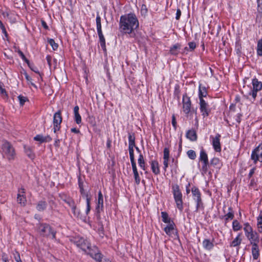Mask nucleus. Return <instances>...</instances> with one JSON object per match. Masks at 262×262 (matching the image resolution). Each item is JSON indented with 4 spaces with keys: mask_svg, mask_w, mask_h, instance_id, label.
Listing matches in <instances>:
<instances>
[{
    "mask_svg": "<svg viewBox=\"0 0 262 262\" xmlns=\"http://www.w3.org/2000/svg\"><path fill=\"white\" fill-rule=\"evenodd\" d=\"M120 30L125 34H132L139 27L138 20L134 13L122 15L120 19Z\"/></svg>",
    "mask_w": 262,
    "mask_h": 262,
    "instance_id": "obj_1",
    "label": "nucleus"
},
{
    "mask_svg": "<svg viewBox=\"0 0 262 262\" xmlns=\"http://www.w3.org/2000/svg\"><path fill=\"white\" fill-rule=\"evenodd\" d=\"M2 150L3 156L9 161L13 160L15 157L14 148L10 143L5 140L3 141Z\"/></svg>",
    "mask_w": 262,
    "mask_h": 262,
    "instance_id": "obj_2",
    "label": "nucleus"
},
{
    "mask_svg": "<svg viewBox=\"0 0 262 262\" xmlns=\"http://www.w3.org/2000/svg\"><path fill=\"white\" fill-rule=\"evenodd\" d=\"M244 230L246 237L251 245L259 243V236L257 233L253 231L252 227L248 223L244 224Z\"/></svg>",
    "mask_w": 262,
    "mask_h": 262,
    "instance_id": "obj_3",
    "label": "nucleus"
},
{
    "mask_svg": "<svg viewBox=\"0 0 262 262\" xmlns=\"http://www.w3.org/2000/svg\"><path fill=\"white\" fill-rule=\"evenodd\" d=\"M173 194L177 207L182 210L183 208L182 194L179 189L178 185H173L172 186Z\"/></svg>",
    "mask_w": 262,
    "mask_h": 262,
    "instance_id": "obj_4",
    "label": "nucleus"
},
{
    "mask_svg": "<svg viewBox=\"0 0 262 262\" xmlns=\"http://www.w3.org/2000/svg\"><path fill=\"white\" fill-rule=\"evenodd\" d=\"M40 233L45 236H52V238H55L56 232L52 230L51 227L48 224H40L38 227Z\"/></svg>",
    "mask_w": 262,
    "mask_h": 262,
    "instance_id": "obj_5",
    "label": "nucleus"
},
{
    "mask_svg": "<svg viewBox=\"0 0 262 262\" xmlns=\"http://www.w3.org/2000/svg\"><path fill=\"white\" fill-rule=\"evenodd\" d=\"M251 158L254 163H256L257 161L262 162V144H259L258 147L254 149L252 152Z\"/></svg>",
    "mask_w": 262,
    "mask_h": 262,
    "instance_id": "obj_6",
    "label": "nucleus"
},
{
    "mask_svg": "<svg viewBox=\"0 0 262 262\" xmlns=\"http://www.w3.org/2000/svg\"><path fill=\"white\" fill-rule=\"evenodd\" d=\"M85 252L95 260L101 261V259L102 258L101 254L99 252V251L96 247L93 246L92 247L90 246V248L89 249H86V251Z\"/></svg>",
    "mask_w": 262,
    "mask_h": 262,
    "instance_id": "obj_7",
    "label": "nucleus"
},
{
    "mask_svg": "<svg viewBox=\"0 0 262 262\" xmlns=\"http://www.w3.org/2000/svg\"><path fill=\"white\" fill-rule=\"evenodd\" d=\"M74 242L84 251H86V249L90 248L91 244L82 237H77L75 238Z\"/></svg>",
    "mask_w": 262,
    "mask_h": 262,
    "instance_id": "obj_8",
    "label": "nucleus"
},
{
    "mask_svg": "<svg viewBox=\"0 0 262 262\" xmlns=\"http://www.w3.org/2000/svg\"><path fill=\"white\" fill-rule=\"evenodd\" d=\"M62 122V117L61 111H58L55 113L53 117L54 132L56 133L60 128V124Z\"/></svg>",
    "mask_w": 262,
    "mask_h": 262,
    "instance_id": "obj_9",
    "label": "nucleus"
},
{
    "mask_svg": "<svg viewBox=\"0 0 262 262\" xmlns=\"http://www.w3.org/2000/svg\"><path fill=\"white\" fill-rule=\"evenodd\" d=\"M183 111L188 116L189 114L191 113V101L189 97L187 95H183Z\"/></svg>",
    "mask_w": 262,
    "mask_h": 262,
    "instance_id": "obj_10",
    "label": "nucleus"
},
{
    "mask_svg": "<svg viewBox=\"0 0 262 262\" xmlns=\"http://www.w3.org/2000/svg\"><path fill=\"white\" fill-rule=\"evenodd\" d=\"M191 191L194 196V200L196 202V210L202 205V200L201 198V193L197 188L193 187L191 189Z\"/></svg>",
    "mask_w": 262,
    "mask_h": 262,
    "instance_id": "obj_11",
    "label": "nucleus"
},
{
    "mask_svg": "<svg viewBox=\"0 0 262 262\" xmlns=\"http://www.w3.org/2000/svg\"><path fill=\"white\" fill-rule=\"evenodd\" d=\"M200 110L204 117L209 115V110L208 109V105L204 99L200 100Z\"/></svg>",
    "mask_w": 262,
    "mask_h": 262,
    "instance_id": "obj_12",
    "label": "nucleus"
},
{
    "mask_svg": "<svg viewBox=\"0 0 262 262\" xmlns=\"http://www.w3.org/2000/svg\"><path fill=\"white\" fill-rule=\"evenodd\" d=\"M174 227V223H171V224H167V225L164 228V230L168 235L170 236H175L176 235V230Z\"/></svg>",
    "mask_w": 262,
    "mask_h": 262,
    "instance_id": "obj_13",
    "label": "nucleus"
},
{
    "mask_svg": "<svg viewBox=\"0 0 262 262\" xmlns=\"http://www.w3.org/2000/svg\"><path fill=\"white\" fill-rule=\"evenodd\" d=\"M63 196L65 198L64 202L67 203L69 207L72 208L74 215L76 217H78L79 213L76 212V208L73 200L67 195H63Z\"/></svg>",
    "mask_w": 262,
    "mask_h": 262,
    "instance_id": "obj_14",
    "label": "nucleus"
},
{
    "mask_svg": "<svg viewBox=\"0 0 262 262\" xmlns=\"http://www.w3.org/2000/svg\"><path fill=\"white\" fill-rule=\"evenodd\" d=\"M220 137V135L217 134L214 138H213L212 139V145L213 146L214 149L216 152H220L221 150Z\"/></svg>",
    "mask_w": 262,
    "mask_h": 262,
    "instance_id": "obj_15",
    "label": "nucleus"
},
{
    "mask_svg": "<svg viewBox=\"0 0 262 262\" xmlns=\"http://www.w3.org/2000/svg\"><path fill=\"white\" fill-rule=\"evenodd\" d=\"M25 193V189L24 188H21L19 190L17 196L18 203L23 206H24L26 202V199L24 195Z\"/></svg>",
    "mask_w": 262,
    "mask_h": 262,
    "instance_id": "obj_16",
    "label": "nucleus"
},
{
    "mask_svg": "<svg viewBox=\"0 0 262 262\" xmlns=\"http://www.w3.org/2000/svg\"><path fill=\"white\" fill-rule=\"evenodd\" d=\"M252 254L254 259H257L259 256V250L258 244H252Z\"/></svg>",
    "mask_w": 262,
    "mask_h": 262,
    "instance_id": "obj_17",
    "label": "nucleus"
},
{
    "mask_svg": "<svg viewBox=\"0 0 262 262\" xmlns=\"http://www.w3.org/2000/svg\"><path fill=\"white\" fill-rule=\"evenodd\" d=\"M200 160L203 162L204 166H207L208 164V156L204 149H202L200 152Z\"/></svg>",
    "mask_w": 262,
    "mask_h": 262,
    "instance_id": "obj_18",
    "label": "nucleus"
},
{
    "mask_svg": "<svg viewBox=\"0 0 262 262\" xmlns=\"http://www.w3.org/2000/svg\"><path fill=\"white\" fill-rule=\"evenodd\" d=\"M79 106L77 105L74 108V120L78 124L81 122V117L79 113Z\"/></svg>",
    "mask_w": 262,
    "mask_h": 262,
    "instance_id": "obj_19",
    "label": "nucleus"
},
{
    "mask_svg": "<svg viewBox=\"0 0 262 262\" xmlns=\"http://www.w3.org/2000/svg\"><path fill=\"white\" fill-rule=\"evenodd\" d=\"M34 140L39 141L41 143L45 142H49L51 141L52 139L49 136H43L41 135H38L34 138Z\"/></svg>",
    "mask_w": 262,
    "mask_h": 262,
    "instance_id": "obj_20",
    "label": "nucleus"
},
{
    "mask_svg": "<svg viewBox=\"0 0 262 262\" xmlns=\"http://www.w3.org/2000/svg\"><path fill=\"white\" fill-rule=\"evenodd\" d=\"M103 207V195L101 191L98 192V198L97 206V210L99 211L100 210H102Z\"/></svg>",
    "mask_w": 262,
    "mask_h": 262,
    "instance_id": "obj_21",
    "label": "nucleus"
},
{
    "mask_svg": "<svg viewBox=\"0 0 262 262\" xmlns=\"http://www.w3.org/2000/svg\"><path fill=\"white\" fill-rule=\"evenodd\" d=\"M186 137L192 141H196L197 135L194 130H189L186 133Z\"/></svg>",
    "mask_w": 262,
    "mask_h": 262,
    "instance_id": "obj_22",
    "label": "nucleus"
},
{
    "mask_svg": "<svg viewBox=\"0 0 262 262\" xmlns=\"http://www.w3.org/2000/svg\"><path fill=\"white\" fill-rule=\"evenodd\" d=\"M24 149L26 154L29 158L33 159L35 158V155L30 146L24 145Z\"/></svg>",
    "mask_w": 262,
    "mask_h": 262,
    "instance_id": "obj_23",
    "label": "nucleus"
},
{
    "mask_svg": "<svg viewBox=\"0 0 262 262\" xmlns=\"http://www.w3.org/2000/svg\"><path fill=\"white\" fill-rule=\"evenodd\" d=\"M181 45L179 43H177L174 45L172 47L170 48V53L174 55H177L178 54L179 52V50L181 48Z\"/></svg>",
    "mask_w": 262,
    "mask_h": 262,
    "instance_id": "obj_24",
    "label": "nucleus"
},
{
    "mask_svg": "<svg viewBox=\"0 0 262 262\" xmlns=\"http://www.w3.org/2000/svg\"><path fill=\"white\" fill-rule=\"evenodd\" d=\"M161 217L162 221L165 223L169 224H171V223H174L171 220L170 218L168 216V214L166 212H161Z\"/></svg>",
    "mask_w": 262,
    "mask_h": 262,
    "instance_id": "obj_25",
    "label": "nucleus"
},
{
    "mask_svg": "<svg viewBox=\"0 0 262 262\" xmlns=\"http://www.w3.org/2000/svg\"><path fill=\"white\" fill-rule=\"evenodd\" d=\"M253 89L256 91H259L262 89V83L258 81L257 79L252 80Z\"/></svg>",
    "mask_w": 262,
    "mask_h": 262,
    "instance_id": "obj_26",
    "label": "nucleus"
},
{
    "mask_svg": "<svg viewBox=\"0 0 262 262\" xmlns=\"http://www.w3.org/2000/svg\"><path fill=\"white\" fill-rule=\"evenodd\" d=\"M98 34L99 40H100V46L102 47V48L104 51H105L106 50L105 41L104 37L102 34V32H98Z\"/></svg>",
    "mask_w": 262,
    "mask_h": 262,
    "instance_id": "obj_27",
    "label": "nucleus"
},
{
    "mask_svg": "<svg viewBox=\"0 0 262 262\" xmlns=\"http://www.w3.org/2000/svg\"><path fill=\"white\" fill-rule=\"evenodd\" d=\"M203 245L204 248L207 250H210L213 247V244L208 239L203 241Z\"/></svg>",
    "mask_w": 262,
    "mask_h": 262,
    "instance_id": "obj_28",
    "label": "nucleus"
},
{
    "mask_svg": "<svg viewBox=\"0 0 262 262\" xmlns=\"http://www.w3.org/2000/svg\"><path fill=\"white\" fill-rule=\"evenodd\" d=\"M242 242V238H241V234H239L231 242L230 244L231 247H236L239 246Z\"/></svg>",
    "mask_w": 262,
    "mask_h": 262,
    "instance_id": "obj_29",
    "label": "nucleus"
},
{
    "mask_svg": "<svg viewBox=\"0 0 262 262\" xmlns=\"http://www.w3.org/2000/svg\"><path fill=\"white\" fill-rule=\"evenodd\" d=\"M151 169L152 170V171L155 173L157 174L159 172V165L157 161H152L151 164Z\"/></svg>",
    "mask_w": 262,
    "mask_h": 262,
    "instance_id": "obj_30",
    "label": "nucleus"
},
{
    "mask_svg": "<svg viewBox=\"0 0 262 262\" xmlns=\"http://www.w3.org/2000/svg\"><path fill=\"white\" fill-rule=\"evenodd\" d=\"M97 32H102L101 17L99 14H97L96 19Z\"/></svg>",
    "mask_w": 262,
    "mask_h": 262,
    "instance_id": "obj_31",
    "label": "nucleus"
},
{
    "mask_svg": "<svg viewBox=\"0 0 262 262\" xmlns=\"http://www.w3.org/2000/svg\"><path fill=\"white\" fill-rule=\"evenodd\" d=\"M257 53L259 56H262V39H259L257 42Z\"/></svg>",
    "mask_w": 262,
    "mask_h": 262,
    "instance_id": "obj_32",
    "label": "nucleus"
},
{
    "mask_svg": "<svg viewBox=\"0 0 262 262\" xmlns=\"http://www.w3.org/2000/svg\"><path fill=\"white\" fill-rule=\"evenodd\" d=\"M229 211L225 215V219L227 221L228 219H232L234 217L233 212L231 207L229 208Z\"/></svg>",
    "mask_w": 262,
    "mask_h": 262,
    "instance_id": "obj_33",
    "label": "nucleus"
},
{
    "mask_svg": "<svg viewBox=\"0 0 262 262\" xmlns=\"http://www.w3.org/2000/svg\"><path fill=\"white\" fill-rule=\"evenodd\" d=\"M233 229L235 231H237L241 229V226L237 220H234L232 223Z\"/></svg>",
    "mask_w": 262,
    "mask_h": 262,
    "instance_id": "obj_34",
    "label": "nucleus"
},
{
    "mask_svg": "<svg viewBox=\"0 0 262 262\" xmlns=\"http://www.w3.org/2000/svg\"><path fill=\"white\" fill-rule=\"evenodd\" d=\"M46 207V203L45 201H40L37 206V209L39 211L43 210Z\"/></svg>",
    "mask_w": 262,
    "mask_h": 262,
    "instance_id": "obj_35",
    "label": "nucleus"
},
{
    "mask_svg": "<svg viewBox=\"0 0 262 262\" xmlns=\"http://www.w3.org/2000/svg\"><path fill=\"white\" fill-rule=\"evenodd\" d=\"M257 225L258 229V231L259 232H262V215H259L257 217Z\"/></svg>",
    "mask_w": 262,
    "mask_h": 262,
    "instance_id": "obj_36",
    "label": "nucleus"
},
{
    "mask_svg": "<svg viewBox=\"0 0 262 262\" xmlns=\"http://www.w3.org/2000/svg\"><path fill=\"white\" fill-rule=\"evenodd\" d=\"M207 92L205 88H203L202 89L200 87L199 89V98L200 100L201 99H203V97H205L206 96Z\"/></svg>",
    "mask_w": 262,
    "mask_h": 262,
    "instance_id": "obj_37",
    "label": "nucleus"
},
{
    "mask_svg": "<svg viewBox=\"0 0 262 262\" xmlns=\"http://www.w3.org/2000/svg\"><path fill=\"white\" fill-rule=\"evenodd\" d=\"M188 157L191 160H194L196 158L195 152L193 150H189L187 152Z\"/></svg>",
    "mask_w": 262,
    "mask_h": 262,
    "instance_id": "obj_38",
    "label": "nucleus"
},
{
    "mask_svg": "<svg viewBox=\"0 0 262 262\" xmlns=\"http://www.w3.org/2000/svg\"><path fill=\"white\" fill-rule=\"evenodd\" d=\"M85 199L86 201L87 209L86 213H88L90 210V200L91 198L89 195V194H85Z\"/></svg>",
    "mask_w": 262,
    "mask_h": 262,
    "instance_id": "obj_39",
    "label": "nucleus"
},
{
    "mask_svg": "<svg viewBox=\"0 0 262 262\" xmlns=\"http://www.w3.org/2000/svg\"><path fill=\"white\" fill-rule=\"evenodd\" d=\"M79 186L80 189V192L83 197L85 198V194H88L87 192H85L83 188V183L81 181L79 182Z\"/></svg>",
    "mask_w": 262,
    "mask_h": 262,
    "instance_id": "obj_40",
    "label": "nucleus"
},
{
    "mask_svg": "<svg viewBox=\"0 0 262 262\" xmlns=\"http://www.w3.org/2000/svg\"><path fill=\"white\" fill-rule=\"evenodd\" d=\"M138 163H139V166L141 168H144V158H143V155H141V154H140V156H139V159H138Z\"/></svg>",
    "mask_w": 262,
    "mask_h": 262,
    "instance_id": "obj_41",
    "label": "nucleus"
},
{
    "mask_svg": "<svg viewBox=\"0 0 262 262\" xmlns=\"http://www.w3.org/2000/svg\"><path fill=\"white\" fill-rule=\"evenodd\" d=\"M18 99L19 100L20 105H23L28 100L27 97L21 95H19V96H18Z\"/></svg>",
    "mask_w": 262,
    "mask_h": 262,
    "instance_id": "obj_42",
    "label": "nucleus"
},
{
    "mask_svg": "<svg viewBox=\"0 0 262 262\" xmlns=\"http://www.w3.org/2000/svg\"><path fill=\"white\" fill-rule=\"evenodd\" d=\"M49 43L52 46V47L54 50H55L57 49L58 45H57V43H55L54 39H50L49 40Z\"/></svg>",
    "mask_w": 262,
    "mask_h": 262,
    "instance_id": "obj_43",
    "label": "nucleus"
},
{
    "mask_svg": "<svg viewBox=\"0 0 262 262\" xmlns=\"http://www.w3.org/2000/svg\"><path fill=\"white\" fill-rule=\"evenodd\" d=\"M257 11L262 14V0H257Z\"/></svg>",
    "mask_w": 262,
    "mask_h": 262,
    "instance_id": "obj_44",
    "label": "nucleus"
},
{
    "mask_svg": "<svg viewBox=\"0 0 262 262\" xmlns=\"http://www.w3.org/2000/svg\"><path fill=\"white\" fill-rule=\"evenodd\" d=\"M25 78H26V80L28 82V83L30 84L31 85L33 86L34 87L36 88L37 87H36V85L31 81L32 79H31V77L27 74V73H25Z\"/></svg>",
    "mask_w": 262,
    "mask_h": 262,
    "instance_id": "obj_45",
    "label": "nucleus"
},
{
    "mask_svg": "<svg viewBox=\"0 0 262 262\" xmlns=\"http://www.w3.org/2000/svg\"><path fill=\"white\" fill-rule=\"evenodd\" d=\"M164 156H163V159H169V151L168 148H165L164 149Z\"/></svg>",
    "mask_w": 262,
    "mask_h": 262,
    "instance_id": "obj_46",
    "label": "nucleus"
},
{
    "mask_svg": "<svg viewBox=\"0 0 262 262\" xmlns=\"http://www.w3.org/2000/svg\"><path fill=\"white\" fill-rule=\"evenodd\" d=\"M3 83L0 82V94L2 96H6L7 93L6 90L3 88Z\"/></svg>",
    "mask_w": 262,
    "mask_h": 262,
    "instance_id": "obj_47",
    "label": "nucleus"
},
{
    "mask_svg": "<svg viewBox=\"0 0 262 262\" xmlns=\"http://www.w3.org/2000/svg\"><path fill=\"white\" fill-rule=\"evenodd\" d=\"M18 53L20 56V57H21L22 59L23 60H24L26 63H27L28 64H29V60L26 58V57H25V56L24 54V53L20 50H19L18 51Z\"/></svg>",
    "mask_w": 262,
    "mask_h": 262,
    "instance_id": "obj_48",
    "label": "nucleus"
},
{
    "mask_svg": "<svg viewBox=\"0 0 262 262\" xmlns=\"http://www.w3.org/2000/svg\"><path fill=\"white\" fill-rule=\"evenodd\" d=\"M258 91H256L255 90H254V89H251L250 92H249L248 94H249V95H252L253 98L254 99H255V98H256V97L257 96V92Z\"/></svg>",
    "mask_w": 262,
    "mask_h": 262,
    "instance_id": "obj_49",
    "label": "nucleus"
},
{
    "mask_svg": "<svg viewBox=\"0 0 262 262\" xmlns=\"http://www.w3.org/2000/svg\"><path fill=\"white\" fill-rule=\"evenodd\" d=\"M220 164V160L217 158H213L211 161V164L213 165H218Z\"/></svg>",
    "mask_w": 262,
    "mask_h": 262,
    "instance_id": "obj_50",
    "label": "nucleus"
},
{
    "mask_svg": "<svg viewBox=\"0 0 262 262\" xmlns=\"http://www.w3.org/2000/svg\"><path fill=\"white\" fill-rule=\"evenodd\" d=\"M0 28L2 30L3 33L7 37L8 36V34H7L6 28L1 20H0Z\"/></svg>",
    "mask_w": 262,
    "mask_h": 262,
    "instance_id": "obj_51",
    "label": "nucleus"
},
{
    "mask_svg": "<svg viewBox=\"0 0 262 262\" xmlns=\"http://www.w3.org/2000/svg\"><path fill=\"white\" fill-rule=\"evenodd\" d=\"M189 49L190 51L193 50L196 48V44L194 42H190L188 43Z\"/></svg>",
    "mask_w": 262,
    "mask_h": 262,
    "instance_id": "obj_52",
    "label": "nucleus"
},
{
    "mask_svg": "<svg viewBox=\"0 0 262 262\" xmlns=\"http://www.w3.org/2000/svg\"><path fill=\"white\" fill-rule=\"evenodd\" d=\"M141 11V13L142 14H146L147 13V9L146 8V5H142Z\"/></svg>",
    "mask_w": 262,
    "mask_h": 262,
    "instance_id": "obj_53",
    "label": "nucleus"
},
{
    "mask_svg": "<svg viewBox=\"0 0 262 262\" xmlns=\"http://www.w3.org/2000/svg\"><path fill=\"white\" fill-rule=\"evenodd\" d=\"M135 137L134 134H129L128 136V142H135Z\"/></svg>",
    "mask_w": 262,
    "mask_h": 262,
    "instance_id": "obj_54",
    "label": "nucleus"
},
{
    "mask_svg": "<svg viewBox=\"0 0 262 262\" xmlns=\"http://www.w3.org/2000/svg\"><path fill=\"white\" fill-rule=\"evenodd\" d=\"M130 161H131V163H132V166L133 172H137V167H136V163L135 162V159L134 160H130Z\"/></svg>",
    "mask_w": 262,
    "mask_h": 262,
    "instance_id": "obj_55",
    "label": "nucleus"
},
{
    "mask_svg": "<svg viewBox=\"0 0 262 262\" xmlns=\"http://www.w3.org/2000/svg\"><path fill=\"white\" fill-rule=\"evenodd\" d=\"M129 149V154L130 160H134V149L128 148Z\"/></svg>",
    "mask_w": 262,
    "mask_h": 262,
    "instance_id": "obj_56",
    "label": "nucleus"
},
{
    "mask_svg": "<svg viewBox=\"0 0 262 262\" xmlns=\"http://www.w3.org/2000/svg\"><path fill=\"white\" fill-rule=\"evenodd\" d=\"M181 15V10L180 9H178L177 10L176 16V18L177 20H179L180 19Z\"/></svg>",
    "mask_w": 262,
    "mask_h": 262,
    "instance_id": "obj_57",
    "label": "nucleus"
},
{
    "mask_svg": "<svg viewBox=\"0 0 262 262\" xmlns=\"http://www.w3.org/2000/svg\"><path fill=\"white\" fill-rule=\"evenodd\" d=\"M176 124H177V122H176V118H175L174 116L173 115L172 117V124L175 129L176 128Z\"/></svg>",
    "mask_w": 262,
    "mask_h": 262,
    "instance_id": "obj_58",
    "label": "nucleus"
},
{
    "mask_svg": "<svg viewBox=\"0 0 262 262\" xmlns=\"http://www.w3.org/2000/svg\"><path fill=\"white\" fill-rule=\"evenodd\" d=\"M168 161H169V159H164L163 164H164V168L165 169H166V168L168 166Z\"/></svg>",
    "mask_w": 262,
    "mask_h": 262,
    "instance_id": "obj_59",
    "label": "nucleus"
},
{
    "mask_svg": "<svg viewBox=\"0 0 262 262\" xmlns=\"http://www.w3.org/2000/svg\"><path fill=\"white\" fill-rule=\"evenodd\" d=\"M51 59H52V58L50 55H48L46 57V59L47 60V62H48V65L49 66V67H51Z\"/></svg>",
    "mask_w": 262,
    "mask_h": 262,
    "instance_id": "obj_60",
    "label": "nucleus"
},
{
    "mask_svg": "<svg viewBox=\"0 0 262 262\" xmlns=\"http://www.w3.org/2000/svg\"><path fill=\"white\" fill-rule=\"evenodd\" d=\"M42 26L45 29H48V26H47L45 20H41Z\"/></svg>",
    "mask_w": 262,
    "mask_h": 262,
    "instance_id": "obj_61",
    "label": "nucleus"
},
{
    "mask_svg": "<svg viewBox=\"0 0 262 262\" xmlns=\"http://www.w3.org/2000/svg\"><path fill=\"white\" fill-rule=\"evenodd\" d=\"M128 143H129L128 148L134 149V148L136 147L135 142H129Z\"/></svg>",
    "mask_w": 262,
    "mask_h": 262,
    "instance_id": "obj_62",
    "label": "nucleus"
},
{
    "mask_svg": "<svg viewBox=\"0 0 262 262\" xmlns=\"http://www.w3.org/2000/svg\"><path fill=\"white\" fill-rule=\"evenodd\" d=\"M28 66L30 67V68H31V69L32 71H34L36 73H38V71L37 68H36V67H35L34 66L33 67H32L30 64H28Z\"/></svg>",
    "mask_w": 262,
    "mask_h": 262,
    "instance_id": "obj_63",
    "label": "nucleus"
},
{
    "mask_svg": "<svg viewBox=\"0 0 262 262\" xmlns=\"http://www.w3.org/2000/svg\"><path fill=\"white\" fill-rule=\"evenodd\" d=\"M17 257H16V256L15 257V260L17 262H22L21 259H20L19 253H17Z\"/></svg>",
    "mask_w": 262,
    "mask_h": 262,
    "instance_id": "obj_64",
    "label": "nucleus"
}]
</instances>
